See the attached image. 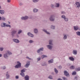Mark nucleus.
<instances>
[{
  "mask_svg": "<svg viewBox=\"0 0 80 80\" xmlns=\"http://www.w3.org/2000/svg\"><path fill=\"white\" fill-rule=\"evenodd\" d=\"M17 63H18V64L16 65L15 66V68H20V67H21V63L19 61L17 62Z\"/></svg>",
  "mask_w": 80,
  "mask_h": 80,
  "instance_id": "obj_1",
  "label": "nucleus"
},
{
  "mask_svg": "<svg viewBox=\"0 0 80 80\" xmlns=\"http://www.w3.org/2000/svg\"><path fill=\"white\" fill-rule=\"evenodd\" d=\"M64 73L65 75V76H66V77H70V75L69 74V73L67 71H64Z\"/></svg>",
  "mask_w": 80,
  "mask_h": 80,
  "instance_id": "obj_2",
  "label": "nucleus"
},
{
  "mask_svg": "<svg viewBox=\"0 0 80 80\" xmlns=\"http://www.w3.org/2000/svg\"><path fill=\"white\" fill-rule=\"evenodd\" d=\"M50 20L53 22L55 20V16L54 15H51L50 18Z\"/></svg>",
  "mask_w": 80,
  "mask_h": 80,
  "instance_id": "obj_3",
  "label": "nucleus"
},
{
  "mask_svg": "<svg viewBox=\"0 0 80 80\" xmlns=\"http://www.w3.org/2000/svg\"><path fill=\"white\" fill-rule=\"evenodd\" d=\"M17 33V31L15 30H13L12 31V32H11V35H12V36L14 37L15 36V35L16 34V33Z\"/></svg>",
  "mask_w": 80,
  "mask_h": 80,
  "instance_id": "obj_4",
  "label": "nucleus"
},
{
  "mask_svg": "<svg viewBox=\"0 0 80 80\" xmlns=\"http://www.w3.org/2000/svg\"><path fill=\"white\" fill-rule=\"evenodd\" d=\"M76 7L77 8H79L80 7V3L79 2H77L75 3Z\"/></svg>",
  "mask_w": 80,
  "mask_h": 80,
  "instance_id": "obj_5",
  "label": "nucleus"
},
{
  "mask_svg": "<svg viewBox=\"0 0 80 80\" xmlns=\"http://www.w3.org/2000/svg\"><path fill=\"white\" fill-rule=\"evenodd\" d=\"M28 18V17L27 16H25V17H22L21 18V20H26Z\"/></svg>",
  "mask_w": 80,
  "mask_h": 80,
  "instance_id": "obj_6",
  "label": "nucleus"
},
{
  "mask_svg": "<svg viewBox=\"0 0 80 80\" xmlns=\"http://www.w3.org/2000/svg\"><path fill=\"white\" fill-rule=\"evenodd\" d=\"M63 35V39L64 40H67V36H68V34H64Z\"/></svg>",
  "mask_w": 80,
  "mask_h": 80,
  "instance_id": "obj_7",
  "label": "nucleus"
},
{
  "mask_svg": "<svg viewBox=\"0 0 80 80\" xmlns=\"http://www.w3.org/2000/svg\"><path fill=\"white\" fill-rule=\"evenodd\" d=\"M12 40L13 41V42H15V43H19L20 42L19 40L17 39H13Z\"/></svg>",
  "mask_w": 80,
  "mask_h": 80,
  "instance_id": "obj_8",
  "label": "nucleus"
},
{
  "mask_svg": "<svg viewBox=\"0 0 80 80\" xmlns=\"http://www.w3.org/2000/svg\"><path fill=\"white\" fill-rule=\"evenodd\" d=\"M6 25V23L5 22H2L1 24V27H5Z\"/></svg>",
  "mask_w": 80,
  "mask_h": 80,
  "instance_id": "obj_9",
  "label": "nucleus"
},
{
  "mask_svg": "<svg viewBox=\"0 0 80 80\" xmlns=\"http://www.w3.org/2000/svg\"><path fill=\"white\" fill-rule=\"evenodd\" d=\"M73 28L75 30V31L78 30V26H74Z\"/></svg>",
  "mask_w": 80,
  "mask_h": 80,
  "instance_id": "obj_10",
  "label": "nucleus"
},
{
  "mask_svg": "<svg viewBox=\"0 0 80 80\" xmlns=\"http://www.w3.org/2000/svg\"><path fill=\"white\" fill-rule=\"evenodd\" d=\"M72 53L74 55H76L77 54V50H74L72 51Z\"/></svg>",
  "mask_w": 80,
  "mask_h": 80,
  "instance_id": "obj_11",
  "label": "nucleus"
},
{
  "mask_svg": "<svg viewBox=\"0 0 80 80\" xmlns=\"http://www.w3.org/2000/svg\"><path fill=\"white\" fill-rule=\"evenodd\" d=\"M28 35L29 37H33V34L30 33V32H29L28 33Z\"/></svg>",
  "mask_w": 80,
  "mask_h": 80,
  "instance_id": "obj_12",
  "label": "nucleus"
},
{
  "mask_svg": "<svg viewBox=\"0 0 80 80\" xmlns=\"http://www.w3.org/2000/svg\"><path fill=\"white\" fill-rule=\"evenodd\" d=\"M5 13V11L3 10H0V13L2 15H3Z\"/></svg>",
  "mask_w": 80,
  "mask_h": 80,
  "instance_id": "obj_13",
  "label": "nucleus"
},
{
  "mask_svg": "<svg viewBox=\"0 0 80 80\" xmlns=\"http://www.w3.org/2000/svg\"><path fill=\"white\" fill-rule=\"evenodd\" d=\"M8 72H7L6 74V76L7 77L6 78L7 79H8V78H9V77H10V75H9V74H8Z\"/></svg>",
  "mask_w": 80,
  "mask_h": 80,
  "instance_id": "obj_14",
  "label": "nucleus"
},
{
  "mask_svg": "<svg viewBox=\"0 0 80 80\" xmlns=\"http://www.w3.org/2000/svg\"><path fill=\"white\" fill-rule=\"evenodd\" d=\"M42 30L43 31V32H44L46 33H47V34H48V35L50 34V33L47 32V30L45 29H43Z\"/></svg>",
  "mask_w": 80,
  "mask_h": 80,
  "instance_id": "obj_15",
  "label": "nucleus"
},
{
  "mask_svg": "<svg viewBox=\"0 0 80 80\" xmlns=\"http://www.w3.org/2000/svg\"><path fill=\"white\" fill-rule=\"evenodd\" d=\"M24 78L25 80H29V76L28 75H26L25 76Z\"/></svg>",
  "mask_w": 80,
  "mask_h": 80,
  "instance_id": "obj_16",
  "label": "nucleus"
},
{
  "mask_svg": "<svg viewBox=\"0 0 80 80\" xmlns=\"http://www.w3.org/2000/svg\"><path fill=\"white\" fill-rule=\"evenodd\" d=\"M47 47L49 49V50H52V46L50 45H47Z\"/></svg>",
  "mask_w": 80,
  "mask_h": 80,
  "instance_id": "obj_17",
  "label": "nucleus"
},
{
  "mask_svg": "<svg viewBox=\"0 0 80 80\" xmlns=\"http://www.w3.org/2000/svg\"><path fill=\"white\" fill-rule=\"evenodd\" d=\"M69 58L70 60H71V61H74V58H73L72 57H69Z\"/></svg>",
  "mask_w": 80,
  "mask_h": 80,
  "instance_id": "obj_18",
  "label": "nucleus"
},
{
  "mask_svg": "<svg viewBox=\"0 0 80 80\" xmlns=\"http://www.w3.org/2000/svg\"><path fill=\"white\" fill-rule=\"evenodd\" d=\"M70 69H71L73 70V69H75V66L72 65L70 67Z\"/></svg>",
  "mask_w": 80,
  "mask_h": 80,
  "instance_id": "obj_19",
  "label": "nucleus"
},
{
  "mask_svg": "<svg viewBox=\"0 0 80 80\" xmlns=\"http://www.w3.org/2000/svg\"><path fill=\"white\" fill-rule=\"evenodd\" d=\"M76 71H77V72H79V71H80V67H79L78 68H76L75 69Z\"/></svg>",
  "mask_w": 80,
  "mask_h": 80,
  "instance_id": "obj_20",
  "label": "nucleus"
},
{
  "mask_svg": "<svg viewBox=\"0 0 80 80\" xmlns=\"http://www.w3.org/2000/svg\"><path fill=\"white\" fill-rule=\"evenodd\" d=\"M59 6H60V4L58 3H56L55 5V7H59Z\"/></svg>",
  "mask_w": 80,
  "mask_h": 80,
  "instance_id": "obj_21",
  "label": "nucleus"
},
{
  "mask_svg": "<svg viewBox=\"0 0 80 80\" xmlns=\"http://www.w3.org/2000/svg\"><path fill=\"white\" fill-rule=\"evenodd\" d=\"M48 62L49 63H53V60L51 59L50 60H49L48 61Z\"/></svg>",
  "mask_w": 80,
  "mask_h": 80,
  "instance_id": "obj_22",
  "label": "nucleus"
},
{
  "mask_svg": "<svg viewBox=\"0 0 80 80\" xmlns=\"http://www.w3.org/2000/svg\"><path fill=\"white\" fill-rule=\"evenodd\" d=\"M4 57L5 58H7L8 57V56L7 55V54H4Z\"/></svg>",
  "mask_w": 80,
  "mask_h": 80,
  "instance_id": "obj_23",
  "label": "nucleus"
},
{
  "mask_svg": "<svg viewBox=\"0 0 80 80\" xmlns=\"http://www.w3.org/2000/svg\"><path fill=\"white\" fill-rule=\"evenodd\" d=\"M20 75L22 76L23 77H25V74L23 72H21L20 73Z\"/></svg>",
  "mask_w": 80,
  "mask_h": 80,
  "instance_id": "obj_24",
  "label": "nucleus"
},
{
  "mask_svg": "<svg viewBox=\"0 0 80 80\" xmlns=\"http://www.w3.org/2000/svg\"><path fill=\"white\" fill-rule=\"evenodd\" d=\"M77 74V72L76 71H74L72 73V75H75Z\"/></svg>",
  "mask_w": 80,
  "mask_h": 80,
  "instance_id": "obj_25",
  "label": "nucleus"
},
{
  "mask_svg": "<svg viewBox=\"0 0 80 80\" xmlns=\"http://www.w3.org/2000/svg\"><path fill=\"white\" fill-rule=\"evenodd\" d=\"M33 12H34V13L37 12H38V9L36 8H35L33 9Z\"/></svg>",
  "mask_w": 80,
  "mask_h": 80,
  "instance_id": "obj_26",
  "label": "nucleus"
},
{
  "mask_svg": "<svg viewBox=\"0 0 80 80\" xmlns=\"http://www.w3.org/2000/svg\"><path fill=\"white\" fill-rule=\"evenodd\" d=\"M34 33H38V30L37 29H35L34 30Z\"/></svg>",
  "mask_w": 80,
  "mask_h": 80,
  "instance_id": "obj_27",
  "label": "nucleus"
},
{
  "mask_svg": "<svg viewBox=\"0 0 80 80\" xmlns=\"http://www.w3.org/2000/svg\"><path fill=\"white\" fill-rule=\"evenodd\" d=\"M46 57H47V56L45 55H43L41 56V58L42 59L43 58H46Z\"/></svg>",
  "mask_w": 80,
  "mask_h": 80,
  "instance_id": "obj_28",
  "label": "nucleus"
},
{
  "mask_svg": "<svg viewBox=\"0 0 80 80\" xmlns=\"http://www.w3.org/2000/svg\"><path fill=\"white\" fill-rule=\"evenodd\" d=\"M22 30H19L18 32V34H20V33H22Z\"/></svg>",
  "mask_w": 80,
  "mask_h": 80,
  "instance_id": "obj_29",
  "label": "nucleus"
},
{
  "mask_svg": "<svg viewBox=\"0 0 80 80\" xmlns=\"http://www.w3.org/2000/svg\"><path fill=\"white\" fill-rule=\"evenodd\" d=\"M76 33L78 36H80V32L78 31L76 32Z\"/></svg>",
  "mask_w": 80,
  "mask_h": 80,
  "instance_id": "obj_30",
  "label": "nucleus"
},
{
  "mask_svg": "<svg viewBox=\"0 0 80 80\" xmlns=\"http://www.w3.org/2000/svg\"><path fill=\"white\" fill-rule=\"evenodd\" d=\"M29 65H30V64L27 63L26 64L25 66V67H26V68H28V67H29Z\"/></svg>",
  "mask_w": 80,
  "mask_h": 80,
  "instance_id": "obj_31",
  "label": "nucleus"
},
{
  "mask_svg": "<svg viewBox=\"0 0 80 80\" xmlns=\"http://www.w3.org/2000/svg\"><path fill=\"white\" fill-rule=\"evenodd\" d=\"M39 0H32V2L34 3H37V2H38Z\"/></svg>",
  "mask_w": 80,
  "mask_h": 80,
  "instance_id": "obj_32",
  "label": "nucleus"
},
{
  "mask_svg": "<svg viewBox=\"0 0 80 80\" xmlns=\"http://www.w3.org/2000/svg\"><path fill=\"white\" fill-rule=\"evenodd\" d=\"M64 20L65 21V22H68V18H64Z\"/></svg>",
  "mask_w": 80,
  "mask_h": 80,
  "instance_id": "obj_33",
  "label": "nucleus"
},
{
  "mask_svg": "<svg viewBox=\"0 0 80 80\" xmlns=\"http://www.w3.org/2000/svg\"><path fill=\"white\" fill-rule=\"evenodd\" d=\"M54 71L56 73V74H57L58 73V70L56 68H54Z\"/></svg>",
  "mask_w": 80,
  "mask_h": 80,
  "instance_id": "obj_34",
  "label": "nucleus"
},
{
  "mask_svg": "<svg viewBox=\"0 0 80 80\" xmlns=\"http://www.w3.org/2000/svg\"><path fill=\"white\" fill-rule=\"evenodd\" d=\"M49 45H52V40H50L49 41Z\"/></svg>",
  "mask_w": 80,
  "mask_h": 80,
  "instance_id": "obj_35",
  "label": "nucleus"
},
{
  "mask_svg": "<svg viewBox=\"0 0 80 80\" xmlns=\"http://www.w3.org/2000/svg\"><path fill=\"white\" fill-rule=\"evenodd\" d=\"M34 42V41L32 40H30L29 41V43H33Z\"/></svg>",
  "mask_w": 80,
  "mask_h": 80,
  "instance_id": "obj_36",
  "label": "nucleus"
},
{
  "mask_svg": "<svg viewBox=\"0 0 80 80\" xmlns=\"http://www.w3.org/2000/svg\"><path fill=\"white\" fill-rule=\"evenodd\" d=\"M6 27H9L10 28H11V26L10 25L8 24H6L5 25Z\"/></svg>",
  "mask_w": 80,
  "mask_h": 80,
  "instance_id": "obj_37",
  "label": "nucleus"
},
{
  "mask_svg": "<svg viewBox=\"0 0 80 80\" xmlns=\"http://www.w3.org/2000/svg\"><path fill=\"white\" fill-rule=\"evenodd\" d=\"M48 78L50 79H53V77L52 75L49 76Z\"/></svg>",
  "mask_w": 80,
  "mask_h": 80,
  "instance_id": "obj_38",
  "label": "nucleus"
},
{
  "mask_svg": "<svg viewBox=\"0 0 80 80\" xmlns=\"http://www.w3.org/2000/svg\"><path fill=\"white\" fill-rule=\"evenodd\" d=\"M1 20H3V21H5L6 20L5 18L4 17H1Z\"/></svg>",
  "mask_w": 80,
  "mask_h": 80,
  "instance_id": "obj_39",
  "label": "nucleus"
},
{
  "mask_svg": "<svg viewBox=\"0 0 80 80\" xmlns=\"http://www.w3.org/2000/svg\"><path fill=\"white\" fill-rule=\"evenodd\" d=\"M62 80H68V79L67 78L65 77H62Z\"/></svg>",
  "mask_w": 80,
  "mask_h": 80,
  "instance_id": "obj_40",
  "label": "nucleus"
},
{
  "mask_svg": "<svg viewBox=\"0 0 80 80\" xmlns=\"http://www.w3.org/2000/svg\"><path fill=\"white\" fill-rule=\"evenodd\" d=\"M51 29H55V26L51 25Z\"/></svg>",
  "mask_w": 80,
  "mask_h": 80,
  "instance_id": "obj_41",
  "label": "nucleus"
},
{
  "mask_svg": "<svg viewBox=\"0 0 80 80\" xmlns=\"http://www.w3.org/2000/svg\"><path fill=\"white\" fill-rule=\"evenodd\" d=\"M8 55H12V52H10L9 51H8Z\"/></svg>",
  "mask_w": 80,
  "mask_h": 80,
  "instance_id": "obj_42",
  "label": "nucleus"
},
{
  "mask_svg": "<svg viewBox=\"0 0 80 80\" xmlns=\"http://www.w3.org/2000/svg\"><path fill=\"white\" fill-rule=\"evenodd\" d=\"M61 17L62 18H63V19H64V18H65L66 17H65V15H62V16Z\"/></svg>",
  "mask_w": 80,
  "mask_h": 80,
  "instance_id": "obj_43",
  "label": "nucleus"
},
{
  "mask_svg": "<svg viewBox=\"0 0 80 80\" xmlns=\"http://www.w3.org/2000/svg\"><path fill=\"white\" fill-rule=\"evenodd\" d=\"M78 76H75L74 78L75 80H77L78 79Z\"/></svg>",
  "mask_w": 80,
  "mask_h": 80,
  "instance_id": "obj_44",
  "label": "nucleus"
},
{
  "mask_svg": "<svg viewBox=\"0 0 80 80\" xmlns=\"http://www.w3.org/2000/svg\"><path fill=\"white\" fill-rule=\"evenodd\" d=\"M21 72H25V70L24 69H22L21 71Z\"/></svg>",
  "mask_w": 80,
  "mask_h": 80,
  "instance_id": "obj_45",
  "label": "nucleus"
},
{
  "mask_svg": "<svg viewBox=\"0 0 80 80\" xmlns=\"http://www.w3.org/2000/svg\"><path fill=\"white\" fill-rule=\"evenodd\" d=\"M39 50H40V51H43V48H41L39 49Z\"/></svg>",
  "mask_w": 80,
  "mask_h": 80,
  "instance_id": "obj_46",
  "label": "nucleus"
},
{
  "mask_svg": "<svg viewBox=\"0 0 80 80\" xmlns=\"http://www.w3.org/2000/svg\"><path fill=\"white\" fill-rule=\"evenodd\" d=\"M3 48H0V51H3Z\"/></svg>",
  "mask_w": 80,
  "mask_h": 80,
  "instance_id": "obj_47",
  "label": "nucleus"
},
{
  "mask_svg": "<svg viewBox=\"0 0 80 80\" xmlns=\"http://www.w3.org/2000/svg\"><path fill=\"white\" fill-rule=\"evenodd\" d=\"M38 60V61H40V60L41 59V58H40V57H39V58H37Z\"/></svg>",
  "mask_w": 80,
  "mask_h": 80,
  "instance_id": "obj_48",
  "label": "nucleus"
},
{
  "mask_svg": "<svg viewBox=\"0 0 80 80\" xmlns=\"http://www.w3.org/2000/svg\"><path fill=\"white\" fill-rule=\"evenodd\" d=\"M51 6L52 8H53L54 7V5L53 4H51Z\"/></svg>",
  "mask_w": 80,
  "mask_h": 80,
  "instance_id": "obj_49",
  "label": "nucleus"
},
{
  "mask_svg": "<svg viewBox=\"0 0 80 80\" xmlns=\"http://www.w3.org/2000/svg\"><path fill=\"white\" fill-rule=\"evenodd\" d=\"M61 14H65V12L64 11H62L61 12Z\"/></svg>",
  "mask_w": 80,
  "mask_h": 80,
  "instance_id": "obj_50",
  "label": "nucleus"
},
{
  "mask_svg": "<svg viewBox=\"0 0 80 80\" xmlns=\"http://www.w3.org/2000/svg\"><path fill=\"white\" fill-rule=\"evenodd\" d=\"M18 78H19V77L18 76H16V79H18Z\"/></svg>",
  "mask_w": 80,
  "mask_h": 80,
  "instance_id": "obj_51",
  "label": "nucleus"
},
{
  "mask_svg": "<svg viewBox=\"0 0 80 80\" xmlns=\"http://www.w3.org/2000/svg\"><path fill=\"white\" fill-rule=\"evenodd\" d=\"M26 58H27V59H28V60H32V59L28 57H26Z\"/></svg>",
  "mask_w": 80,
  "mask_h": 80,
  "instance_id": "obj_52",
  "label": "nucleus"
},
{
  "mask_svg": "<svg viewBox=\"0 0 80 80\" xmlns=\"http://www.w3.org/2000/svg\"><path fill=\"white\" fill-rule=\"evenodd\" d=\"M6 68V67H4L3 68H2V69H3V70L5 69Z\"/></svg>",
  "mask_w": 80,
  "mask_h": 80,
  "instance_id": "obj_53",
  "label": "nucleus"
},
{
  "mask_svg": "<svg viewBox=\"0 0 80 80\" xmlns=\"http://www.w3.org/2000/svg\"><path fill=\"white\" fill-rule=\"evenodd\" d=\"M42 66H46V65H46V64H42Z\"/></svg>",
  "mask_w": 80,
  "mask_h": 80,
  "instance_id": "obj_54",
  "label": "nucleus"
},
{
  "mask_svg": "<svg viewBox=\"0 0 80 80\" xmlns=\"http://www.w3.org/2000/svg\"><path fill=\"white\" fill-rule=\"evenodd\" d=\"M40 52V49L37 50V52L38 53H39Z\"/></svg>",
  "mask_w": 80,
  "mask_h": 80,
  "instance_id": "obj_55",
  "label": "nucleus"
},
{
  "mask_svg": "<svg viewBox=\"0 0 80 80\" xmlns=\"http://www.w3.org/2000/svg\"><path fill=\"white\" fill-rule=\"evenodd\" d=\"M8 1V3H9V2H10V1H11V0H7Z\"/></svg>",
  "mask_w": 80,
  "mask_h": 80,
  "instance_id": "obj_56",
  "label": "nucleus"
},
{
  "mask_svg": "<svg viewBox=\"0 0 80 80\" xmlns=\"http://www.w3.org/2000/svg\"><path fill=\"white\" fill-rule=\"evenodd\" d=\"M20 5H22L23 4L22 3H21L19 4Z\"/></svg>",
  "mask_w": 80,
  "mask_h": 80,
  "instance_id": "obj_57",
  "label": "nucleus"
},
{
  "mask_svg": "<svg viewBox=\"0 0 80 80\" xmlns=\"http://www.w3.org/2000/svg\"><path fill=\"white\" fill-rule=\"evenodd\" d=\"M2 57V54H0V57Z\"/></svg>",
  "mask_w": 80,
  "mask_h": 80,
  "instance_id": "obj_58",
  "label": "nucleus"
},
{
  "mask_svg": "<svg viewBox=\"0 0 80 80\" xmlns=\"http://www.w3.org/2000/svg\"><path fill=\"white\" fill-rule=\"evenodd\" d=\"M28 64H29V65H30V62H28Z\"/></svg>",
  "mask_w": 80,
  "mask_h": 80,
  "instance_id": "obj_59",
  "label": "nucleus"
},
{
  "mask_svg": "<svg viewBox=\"0 0 80 80\" xmlns=\"http://www.w3.org/2000/svg\"><path fill=\"white\" fill-rule=\"evenodd\" d=\"M2 20V17H1L0 16V20Z\"/></svg>",
  "mask_w": 80,
  "mask_h": 80,
  "instance_id": "obj_60",
  "label": "nucleus"
},
{
  "mask_svg": "<svg viewBox=\"0 0 80 80\" xmlns=\"http://www.w3.org/2000/svg\"><path fill=\"white\" fill-rule=\"evenodd\" d=\"M17 37H19V36H18V35H17Z\"/></svg>",
  "mask_w": 80,
  "mask_h": 80,
  "instance_id": "obj_61",
  "label": "nucleus"
},
{
  "mask_svg": "<svg viewBox=\"0 0 80 80\" xmlns=\"http://www.w3.org/2000/svg\"><path fill=\"white\" fill-rule=\"evenodd\" d=\"M78 29L79 30H80V28H78Z\"/></svg>",
  "mask_w": 80,
  "mask_h": 80,
  "instance_id": "obj_62",
  "label": "nucleus"
},
{
  "mask_svg": "<svg viewBox=\"0 0 80 80\" xmlns=\"http://www.w3.org/2000/svg\"><path fill=\"white\" fill-rule=\"evenodd\" d=\"M58 80H60V78L58 79Z\"/></svg>",
  "mask_w": 80,
  "mask_h": 80,
  "instance_id": "obj_63",
  "label": "nucleus"
},
{
  "mask_svg": "<svg viewBox=\"0 0 80 80\" xmlns=\"http://www.w3.org/2000/svg\"><path fill=\"white\" fill-rule=\"evenodd\" d=\"M0 9H1V6H0Z\"/></svg>",
  "mask_w": 80,
  "mask_h": 80,
  "instance_id": "obj_64",
  "label": "nucleus"
}]
</instances>
